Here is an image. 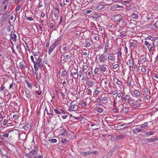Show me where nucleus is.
<instances>
[{"instance_id":"nucleus-1","label":"nucleus","mask_w":158,"mask_h":158,"mask_svg":"<svg viewBox=\"0 0 158 158\" xmlns=\"http://www.w3.org/2000/svg\"><path fill=\"white\" fill-rule=\"evenodd\" d=\"M35 59L36 61L34 64V67L35 70L37 71L38 70V68L41 69L42 67H43V63L41 58L40 56H39L38 58Z\"/></svg>"},{"instance_id":"nucleus-2","label":"nucleus","mask_w":158,"mask_h":158,"mask_svg":"<svg viewBox=\"0 0 158 158\" xmlns=\"http://www.w3.org/2000/svg\"><path fill=\"white\" fill-rule=\"evenodd\" d=\"M59 38H58L56 41L54 42L50 46L49 50L48 51V54L49 55L54 50L56 47L59 44Z\"/></svg>"},{"instance_id":"nucleus-3","label":"nucleus","mask_w":158,"mask_h":158,"mask_svg":"<svg viewBox=\"0 0 158 158\" xmlns=\"http://www.w3.org/2000/svg\"><path fill=\"white\" fill-rule=\"evenodd\" d=\"M107 5V4H104L103 3H99L96 7H95V9L97 10H101L105 8Z\"/></svg>"},{"instance_id":"nucleus-4","label":"nucleus","mask_w":158,"mask_h":158,"mask_svg":"<svg viewBox=\"0 0 158 158\" xmlns=\"http://www.w3.org/2000/svg\"><path fill=\"white\" fill-rule=\"evenodd\" d=\"M39 148L36 145L34 147L33 150L30 152V153L32 156H33L34 157L38 154V152Z\"/></svg>"},{"instance_id":"nucleus-5","label":"nucleus","mask_w":158,"mask_h":158,"mask_svg":"<svg viewBox=\"0 0 158 158\" xmlns=\"http://www.w3.org/2000/svg\"><path fill=\"white\" fill-rule=\"evenodd\" d=\"M144 44L147 46L148 48L149 51L153 50L155 49V47H156V46H154L152 44H148V42H146V41L144 42Z\"/></svg>"},{"instance_id":"nucleus-6","label":"nucleus","mask_w":158,"mask_h":158,"mask_svg":"<svg viewBox=\"0 0 158 158\" xmlns=\"http://www.w3.org/2000/svg\"><path fill=\"white\" fill-rule=\"evenodd\" d=\"M78 109V106L76 104L72 105V102L71 103V105L69 107V109L68 110L70 111V110L73 111H76Z\"/></svg>"},{"instance_id":"nucleus-7","label":"nucleus","mask_w":158,"mask_h":158,"mask_svg":"<svg viewBox=\"0 0 158 158\" xmlns=\"http://www.w3.org/2000/svg\"><path fill=\"white\" fill-rule=\"evenodd\" d=\"M117 54V59L119 62H120V60L122 58V54H121V48H119L118 50Z\"/></svg>"},{"instance_id":"nucleus-8","label":"nucleus","mask_w":158,"mask_h":158,"mask_svg":"<svg viewBox=\"0 0 158 158\" xmlns=\"http://www.w3.org/2000/svg\"><path fill=\"white\" fill-rule=\"evenodd\" d=\"M10 37L12 40L14 42H16V41L17 35L15 32L12 31L10 33Z\"/></svg>"},{"instance_id":"nucleus-9","label":"nucleus","mask_w":158,"mask_h":158,"mask_svg":"<svg viewBox=\"0 0 158 158\" xmlns=\"http://www.w3.org/2000/svg\"><path fill=\"white\" fill-rule=\"evenodd\" d=\"M54 111L55 113L56 114H60L61 113H63V114H65V112L64 111H63L61 109H59L58 108L54 109Z\"/></svg>"},{"instance_id":"nucleus-10","label":"nucleus","mask_w":158,"mask_h":158,"mask_svg":"<svg viewBox=\"0 0 158 158\" xmlns=\"http://www.w3.org/2000/svg\"><path fill=\"white\" fill-rule=\"evenodd\" d=\"M55 11L53 12V14L55 17L56 18V19L58 18V14L59 13V10L57 7H56L54 8Z\"/></svg>"},{"instance_id":"nucleus-11","label":"nucleus","mask_w":158,"mask_h":158,"mask_svg":"<svg viewBox=\"0 0 158 158\" xmlns=\"http://www.w3.org/2000/svg\"><path fill=\"white\" fill-rule=\"evenodd\" d=\"M67 132L66 130L64 129H62L60 130L59 131V134L60 135H62L64 136H66L67 135Z\"/></svg>"},{"instance_id":"nucleus-12","label":"nucleus","mask_w":158,"mask_h":158,"mask_svg":"<svg viewBox=\"0 0 158 158\" xmlns=\"http://www.w3.org/2000/svg\"><path fill=\"white\" fill-rule=\"evenodd\" d=\"M114 21L116 22H120L122 20V17L120 15H115L114 18Z\"/></svg>"},{"instance_id":"nucleus-13","label":"nucleus","mask_w":158,"mask_h":158,"mask_svg":"<svg viewBox=\"0 0 158 158\" xmlns=\"http://www.w3.org/2000/svg\"><path fill=\"white\" fill-rule=\"evenodd\" d=\"M158 140V138L155 137L152 139H147L145 140L147 143L154 142Z\"/></svg>"},{"instance_id":"nucleus-14","label":"nucleus","mask_w":158,"mask_h":158,"mask_svg":"<svg viewBox=\"0 0 158 158\" xmlns=\"http://www.w3.org/2000/svg\"><path fill=\"white\" fill-rule=\"evenodd\" d=\"M116 148V147L115 146H113L111 149L110 150V152L108 153V155H110V156H111L113 154V153L114 152V150H115Z\"/></svg>"},{"instance_id":"nucleus-15","label":"nucleus","mask_w":158,"mask_h":158,"mask_svg":"<svg viewBox=\"0 0 158 158\" xmlns=\"http://www.w3.org/2000/svg\"><path fill=\"white\" fill-rule=\"evenodd\" d=\"M148 125V123L147 122H146L143 124L141 125V130L143 131L145 129V128Z\"/></svg>"},{"instance_id":"nucleus-16","label":"nucleus","mask_w":158,"mask_h":158,"mask_svg":"<svg viewBox=\"0 0 158 158\" xmlns=\"http://www.w3.org/2000/svg\"><path fill=\"white\" fill-rule=\"evenodd\" d=\"M91 152L90 151H88L87 152H82L80 153V154L82 156H85L87 155H89Z\"/></svg>"},{"instance_id":"nucleus-17","label":"nucleus","mask_w":158,"mask_h":158,"mask_svg":"<svg viewBox=\"0 0 158 158\" xmlns=\"http://www.w3.org/2000/svg\"><path fill=\"white\" fill-rule=\"evenodd\" d=\"M141 131L142 130H141V129L136 128L133 130V131L134 133L137 134L139 132H142Z\"/></svg>"},{"instance_id":"nucleus-18","label":"nucleus","mask_w":158,"mask_h":158,"mask_svg":"<svg viewBox=\"0 0 158 158\" xmlns=\"http://www.w3.org/2000/svg\"><path fill=\"white\" fill-rule=\"evenodd\" d=\"M31 128V125L28 123L24 127V129L26 131L29 130Z\"/></svg>"},{"instance_id":"nucleus-19","label":"nucleus","mask_w":158,"mask_h":158,"mask_svg":"<svg viewBox=\"0 0 158 158\" xmlns=\"http://www.w3.org/2000/svg\"><path fill=\"white\" fill-rule=\"evenodd\" d=\"M129 62L130 66L129 68L133 67L134 66V61L132 59H129L128 60Z\"/></svg>"},{"instance_id":"nucleus-20","label":"nucleus","mask_w":158,"mask_h":158,"mask_svg":"<svg viewBox=\"0 0 158 158\" xmlns=\"http://www.w3.org/2000/svg\"><path fill=\"white\" fill-rule=\"evenodd\" d=\"M9 134L8 133L5 134L3 132H0V136L1 137H3L6 138H7L8 137Z\"/></svg>"},{"instance_id":"nucleus-21","label":"nucleus","mask_w":158,"mask_h":158,"mask_svg":"<svg viewBox=\"0 0 158 158\" xmlns=\"http://www.w3.org/2000/svg\"><path fill=\"white\" fill-rule=\"evenodd\" d=\"M99 59L100 62H102L104 61L105 60V57L103 55H101L99 57Z\"/></svg>"},{"instance_id":"nucleus-22","label":"nucleus","mask_w":158,"mask_h":158,"mask_svg":"<svg viewBox=\"0 0 158 158\" xmlns=\"http://www.w3.org/2000/svg\"><path fill=\"white\" fill-rule=\"evenodd\" d=\"M10 13V12H6L3 15L2 17L5 19L9 15Z\"/></svg>"},{"instance_id":"nucleus-23","label":"nucleus","mask_w":158,"mask_h":158,"mask_svg":"<svg viewBox=\"0 0 158 158\" xmlns=\"http://www.w3.org/2000/svg\"><path fill=\"white\" fill-rule=\"evenodd\" d=\"M145 40H151L153 41L154 40V41H155V38H154L153 36H148L147 37H146L145 39Z\"/></svg>"},{"instance_id":"nucleus-24","label":"nucleus","mask_w":158,"mask_h":158,"mask_svg":"<svg viewBox=\"0 0 158 158\" xmlns=\"http://www.w3.org/2000/svg\"><path fill=\"white\" fill-rule=\"evenodd\" d=\"M25 82L27 84L28 87L31 89L32 88V85H31V83H29V82L28 80H25Z\"/></svg>"},{"instance_id":"nucleus-25","label":"nucleus","mask_w":158,"mask_h":158,"mask_svg":"<svg viewBox=\"0 0 158 158\" xmlns=\"http://www.w3.org/2000/svg\"><path fill=\"white\" fill-rule=\"evenodd\" d=\"M39 54V52H33V54L35 56V58L36 59L38 58V57H37L38 56Z\"/></svg>"},{"instance_id":"nucleus-26","label":"nucleus","mask_w":158,"mask_h":158,"mask_svg":"<svg viewBox=\"0 0 158 158\" xmlns=\"http://www.w3.org/2000/svg\"><path fill=\"white\" fill-rule=\"evenodd\" d=\"M25 96L26 98H28L29 99V97L31 96V95L30 94L29 92V91H27V90L25 91Z\"/></svg>"},{"instance_id":"nucleus-27","label":"nucleus","mask_w":158,"mask_h":158,"mask_svg":"<svg viewBox=\"0 0 158 158\" xmlns=\"http://www.w3.org/2000/svg\"><path fill=\"white\" fill-rule=\"evenodd\" d=\"M100 68L101 69L102 71L103 72H105L107 70V68L106 67L104 66L103 65H102L101 66H100Z\"/></svg>"},{"instance_id":"nucleus-28","label":"nucleus","mask_w":158,"mask_h":158,"mask_svg":"<svg viewBox=\"0 0 158 158\" xmlns=\"http://www.w3.org/2000/svg\"><path fill=\"white\" fill-rule=\"evenodd\" d=\"M67 140L66 139H63L61 140V142L63 144H65L67 143Z\"/></svg>"},{"instance_id":"nucleus-29","label":"nucleus","mask_w":158,"mask_h":158,"mask_svg":"<svg viewBox=\"0 0 158 158\" xmlns=\"http://www.w3.org/2000/svg\"><path fill=\"white\" fill-rule=\"evenodd\" d=\"M134 94L137 96H139L140 95V93L137 90H135L133 91Z\"/></svg>"},{"instance_id":"nucleus-30","label":"nucleus","mask_w":158,"mask_h":158,"mask_svg":"<svg viewBox=\"0 0 158 158\" xmlns=\"http://www.w3.org/2000/svg\"><path fill=\"white\" fill-rule=\"evenodd\" d=\"M146 41V42H148V44H152V45L154 46H156L154 44V42L155 41H154V40L152 41L150 40H147V41Z\"/></svg>"},{"instance_id":"nucleus-31","label":"nucleus","mask_w":158,"mask_h":158,"mask_svg":"<svg viewBox=\"0 0 158 158\" xmlns=\"http://www.w3.org/2000/svg\"><path fill=\"white\" fill-rule=\"evenodd\" d=\"M48 142L52 143H56L57 142L56 139H49L48 140Z\"/></svg>"},{"instance_id":"nucleus-32","label":"nucleus","mask_w":158,"mask_h":158,"mask_svg":"<svg viewBox=\"0 0 158 158\" xmlns=\"http://www.w3.org/2000/svg\"><path fill=\"white\" fill-rule=\"evenodd\" d=\"M96 111L99 113H101L103 112V109L100 107H98L96 110Z\"/></svg>"},{"instance_id":"nucleus-33","label":"nucleus","mask_w":158,"mask_h":158,"mask_svg":"<svg viewBox=\"0 0 158 158\" xmlns=\"http://www.w3.org/2000/svg\"><path fill=\"white\" fill-rule=\"evenodd\" d=\"M129 109L127 107H125L122 109V111L123 113H125L128 112L129 111Z\"/></svg>"},{"instance_id":"nucleus-34","label":"nucleus","mask_w":158,"mask_h":158,"mask_svg":"<svg viewBox=\"0 0 158 158\" xmlns=\"http://www.w3.org/2000/svg\"><path fill=\"white\" fill-rule=\"evenodd\" d=\"M131 17L135 19H138L139 17L137 14L135 13H133L131 15Z\"/></svg>"},{"instance_id":"nucleus-35","label":"nucleus","mask_w":158,"mask_h":158,"mask_svg":"<svg viewBox=\"0 0 158 158\" xmlns=\"http://www.w3.org/2000/svg\"><path fill=\"white\" fill-rule=\"evenodd\" d=\"M50 110L49 111V115H50L52 117H53V109L51 108V107L50 106Z\"/></svg>"},{"instance_id":"nucleus-36","label":"nucleus","mask_w":158,"mask_h":158,"mask_svg":"<svg viewBox=\"0 0 158 158\" xmlns=\"http://www.w3.org/2000/svg\"><path fill=\"white\" fill-rule=\"evenodd\" d=\"M19 67L21 69L26 68V66L24 64L22 63L21 62L20 63Z\"/></svg>"},{"instance_id":"nucleus-37","label":"nucleus","mask_w":158,"mask_h":158,"mask_svg":"<svg viewBox=\"0 0 158 158\" xmlns=\"http://www.w3.org/2000/svg\"><path fill=\"white\" fill-rule=\"evenodd\" d=\"M154 132L153 131H151L149 132H147L146 133V134L148 135V136L151 135H152L154 134Z\"/></svg>"},{"instance_id":"nucleus-38","label":"nucleus","mask_w":158,"mask_h":158,"mask_svg":"<svg viewBox=\"0 0 158 158\" xmlns=\"http://www.w3.org/2000/svg\"><path fill=\"white\" fill-rule=\"evenodd\" d=\"M125 137V136L123 135H118L117 136V138L118 139H121Z\"/></svg>"},{"instance_id":"nucleus-39","label":"nucleus","mask_w":158,"mask_h":158,"mask_svg":"<svg viewBox=\"0 0 158 158\" xmlns=\"http://www.w3.org/2000/svg\"><path fill=\"white\" fill-rule=\"evenodd\" d=\"M108 58L109 60H115L114 56L109 55L108 56Z\"/></svg>"},{"instance_id":"nucleus-40","label":"nucleus","mask_w":158,"mask_h":158,"mask_svg":"<svg viewBox=\"0 0 158 158\" xmlns=\"http://www.w3.org/2000/svg\"><path fill=\"white\" fill-rule=\"evenodd\" d=\"M153 27L155 29L158 28V20L153 25Z\"/></svg>"},{"instance_id":"nucleus-41","label":"nucleus","mask_w":158,"mask_h":158,"mask_svg":"<svg viewBox=\"0 0 158 158\" xmlns=\"http://www.w3.org/2000/svg\"><path fill=\"white\" fill-rule=\"evenodd\" d=\"M100 70V69L99 68H96L94 70V73L95 74H97L98 71Z\"/></svg>"},{"instance_id":"nucleus-42","label":"nucleus","mask_w":158,"mask_h":158,"mask_svg":"<svg viewBox=\"0 0 158 158\" xmlns=\"http://www.w3.org/2000/svg\"><path fill=\"white\" fill-rule=\"evenodd\" d=\"M139 68H138L137 65H135L134 69V70L135 71V72H136L137 73L138 72V69Z\"/></svg>"},{"instance_id":"nucleus-43","label":"nucleus","mask_w":158,"mask_h":158,"mask_svg":"<svg viewBox=\"0 0 158 158\" xmlns=\"http://www.w3.org/2000/svg\"><path fill=\"white\" fill-rule=\"evenodd\" d=\"M144 98L148 100L151 98V97L148 94H147L144 97Z\"/></svg>"},{"instance_id":"nucleus-44","label":"nucleus","mask_w":158,"mask_h":158,"mask_svg":"<svg viewBox=\"0 0 158 158\" xmlns=\"http://www.w3.org/2000/svg\"><path fill=\"white\" fill-rule=\"evenodd\" d=\"M25 156L29 158H30L31 157V156L30 153V152L29 153H26L25 154Z\"/></svg>"},{"instance_id":"nucleus-45","label":"nucleus","mask_w":158,"mask_h":158,"mask_svg":"<svg viewBox=\"0 0 158 158\" xmlns=\"http://www.w3.org/2000/svg\"><path fill=\"white\" fill-rule=\"evenodd\" d=\"M72 56L71 55H66L65 56H64V58L66 59H69L71 58V57Z\"/></svg>"},{"instance_id":"nucleus-46","label":"nucleus","mask_w":158,"mask_h":158,"mask_svg":"<svg viewBox=\"0 0 158 158\" xmlns=\"http://www.w3.org/2000/svg\"><path fill=\"white\" fill-rule=\"evenodd\" d=\"M135 101L134 100L132 99L130 100L129 102L128 103L130 104H134L135 103Z\"/></svg>"},{"instance_id":"nucleus-47","label":"nucleus","mask_w":158,"mask_h":158,"mask_svg":"<svg viewBox=\"0 0 158 158\" xmlns=\"http://www.w3.org/2000/svg\"><path fill=\"white\" fill-rule=\"evenodd\" d=\"M63 22V20L62 19V16H61L60 17V21L59 22V23L58 24V26H59L61 25V23H62Z\"/></svg>"},{"instance_id":"nucleus-48","label":"nucleus","mask_w":158,"mask_h":158,"mask_svg":"<svg viewBox=\"0 0 158 158\" xmlns=\"http://www.w3.org/2000/svg\"><path fill=\"white\" fill-rule=\"evenodd\" d=\"M18 115L17 114H14L13 116V118L15 119H16L18 118Z\"/></svg>"},{"instance_id":"nucleus-49","label":"nucleus","mask_w":158,"mask_h":158,"mask_svg":"<svg viewBox=\"0 0 158 158\" xmlns=\"http://www.w3.org/2000/svg\"><path fill=\"white\" fill-rule=\"evenodd\" d=\"M124 125H125V124H122V125H120L119 126V127H120V129H123L125 128H126V127H123V126H124Z\"/></svg>"},{"instance_id":"nucleus-50","label":"nucleus","mask_w":158,"mask_h":158,"mask_svg":"<svg viewBox=\"0 0 158 158\" xmlns=\"http://www.w3.org/2000/svg\"><path fill=\"white\" fill-rule=\"evenodd\" d=\"M109 41H107L106 43L105 44V48H108L109 46Z\"/></svg>"},{"instance_id":"nucleus-51","label":"nucleus","mask_w":158,"mask_h":158,"mask_svg":"<svg viewBox=\"0 0 158 158\" xmlns=\"http://www.w3.org/2000/svg\"><path fill=\"white\" fill-rule=\"evenodd\" d=\"M114 7L115 8H122L123 6H119V5L118 4H115L114 5Z\"/></svg>"},{"instance_id":"nucleus-52","label":"nucleus","mask_w":158,"mask_h":158,"mask_svg":"<svg viewBox=\"0 0 158 158\" xmlns=\"http://www.w3.org/2000/svg\"><path fill=\"white\" fill-rule=\"evenodd\" d=\"M21 8V6L20 5H19L17 7H16L15 8V11H18L19 9H20Z\"/></svg>"},{"instance_id":"nucleus-53","label":"nucleus","mask_w":158,"mask_h":158,"mask_svg":"<svg viewBox=\"0 0 158 158\" xmlns=\"http://www.w3.org/2000/svg\"><path fill=\"white\" fill-rule=\"evenodd\" d=\"M92 12V10H88L85 11V14H88L91 13Z\"/></svg>"},{"instance_id":"nucleus-54","label":"nucleus","mask_w":158,"mask_h":158,"mask_svg":"<svg viewBox=\"0 0 158 158\" xmlns=\"http://www.w3.org/2000/svg\"><path fill=\"white\" fill-rule=\"evenodd\" d=\"M138 107V106L137 105H136V104H134L133 105H132L131 106V108L132 109H135V108H136Z\"/></svg>"},{"instance_id":"nucleus-55","label":"nucleus","mask_w":158,"mask_h":158,"mask_svg":"<svg viewBox=\"0 0 158 158\" xmlns=\"http://www.w3.org/2000/svg\"><path fill=\"white\" fill-rule=\"evenodd\" d=\"M7 120L6 119H4L3 120V124L4 125H5L6 124V123H7Z\"/></svg>"},{"instance_id":"nucleus-56","label":"nucleus","mask_w":158,"mask_h":158,"mask_svg":"<svg viewBox=\"0 0 158 158\" xmlns=\"http://www.w3.org/2000/svg\"><path fill=\"white\" fill-rule=\"evenodd\" d=\"M81 105L85 107H86L87 106V104L86 102H83L81 104Z\"/></svg>"},{"instance_id":"nucleus-57","label":"nucleus","mask_w":158,"mask_h":158,"mask_svg":"<svg viewBox=\"0 0 158 158\" xmlns=\"http://www.w3.org/2000/svg\"><path fill=\"white\" fill-rule=\"evenodd\" d=\"M26 17V19L29 21H31L33 20V19L32 18L30 17Z\"/></svg>"},{"instance_id":"nucleus-58","label":"nucleus","mask_w":158,"mask_h":158,"mask_svg":"<svg viewBox=\"0 0 158 158\" xmlns=\"http://www.w3.org/2000/svg\"><path fill=\"white\" fill-rule=\"evenodd\" d=\"M141 70L143 73H145L146 71V69L144 67H142L141 68Z\"/></svg>"},{"instance_id":"nucleus-59","label":"nucleus","mask_w":158,"mask_h":158,"mask_svg":"<svg viewBox=\"0 0 158 158\" xmlns=\"http://www.w3.org/2000/svg\"><path fill=\"white\" fill-rule=\"evenodd\" d=\"M94 82L93 81H90L88 84V85L90 86H92Z\"/></svg>"},{"instance_id":"nucleus-60","label":"nucleus","mask_w":158,"mask_h":158,"mask_svg":"<svg viewBox=\"0 0 158 158\" xmlns=\"http://www.w3.org/2000/svg\"><path fill=\"white\" fill-rule=\"evenodd\" d=\"M117 84L118 85H121L122 82L120 80H118L117 81Z\"/></svg>"},{"instance_id":"nucleus-61","label":"nucleus","mask_w":158,"mask_h":158,"mask_svg":"<svg viewBox=\"0 0 158 158\" xmlns=\"http://www.w3.org/2000/svg\"><path fill=\"white\" fill-rule=\"evenodd\" d=\"M34 158H43V156L41 155L37 156V155L35 156H34Z\"/></svg>"},{"instance_id":"nucleus-62","label":"nucleus","mask_w":158,"mask_h":158,"mask_svg":"<svg viewBox=\"0 0 158 158\" xmlns=\"http://www.w3.org/2000/svg\"><path fill=\"white\" fill-rule=\"evenodd\" d=\"M120 36L121 37V38H123V37L126 36V35H125V34L124 33H123L122 34H121L120 35Z\"/></svg>"},{"instance_id":"nucleus-63","label":"nucleus","mask_w":158,"mask_h":158,"mask_svg":"<svg viewBox=\"0 0 158 158\" xmlns=\"http://www.w3.org/2000/svg\"><path fill=\"white\" fill-rule=\"evenodd\" d=\"M118 64H115L113 65V68L114 69H115L117 68V67H118Z\"/></svg>"},{"instance_id":"nucleus-64","label":"nucleus","mask_w":158,"mask_h":158,"mask_svg":"<svg viewBox=\"0 0 158 158\" xmlns=\"http://www.w3.org/2000/svg\"><path fill=\"white\" fill-rule=\"evenodd\" d=\"M130 45L132 47H134L135 45V43L134 42H131L130 43Z\"/></svg>"}]
</instances>
